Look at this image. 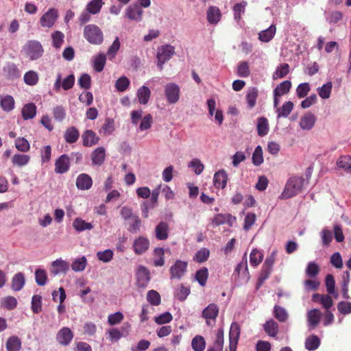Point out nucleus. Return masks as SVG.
Returning a JSON list of instances; mask_svg holds the SVG:
<instances>
[{"mask_svg":"<svg viewBox=\"0 0 351 351\" xmlns=\"http://www.w3.org/2000/svg\"><path fill=\"white\" fill-rule=\"evenodd\" d=\"M304 178L302 176H292L287 182L285 189L281 194L283 199H288L299 194L304 184Z\"/></svg>","mask_w":351,"mask_h":351,"instance_id":"nucleus-1","label":"nucleus"},{"mask_svg":"<svg viewBox=\"0 0 351 351\" xmlns=\"http://www.w3.org/2000/svg\"><path fill=\"white\" fill-rule=\"evenodd\" d=\"M84 37L90 44L99 45L104 41L101 29L96 25H87L84 28Z\"/></svg>","mask_w":351,"mask_h":351,"instance_id":"nucleus-2","label":"nucleus"},{"mask_svg":"<svg viewBox=\"0 0 351 351\" xmlns=\"http://www.w3.org/2000/svg\"><path fill=\"white\" fill-rule=\"evenodd\" d=\"M23 51L30 60H36L40 58L44 49L41 43L36 40H28L23 47Z\"/></svg>","mask_w":351,"mask_h":351,"instance_id":"nucleus-3","label":"nucleus"},{"mask_svg":"<svg viewBox=\"0 0 351 351\" xmlns=\"http://www.w3.org/2000/svg\"><path fill=\"white\" fill-rule=\"evenodd\" d=\"M174 53L175 48L170 45H163L158 49L156 55L158 60L157 66L160 71L163 69V64L169 60Z\"/></svg>","mask_w":351,"mask_h":351,"instance_id":"nucleus-4","label":"nucleus"},{"mask_svg":"<svg viewBox=\"0 0 351 351\" xmlns=\"http://www.w3.org/2000/svg\"><path fill=\"white\" fill-rule=\"evenodd\" d=\"M180 93V87L176 83H168L165 86V95L167 102L170 104H174L178 101Z\"/></svg>","mask_w":351,"mask_h":351,"instance_id":"nucleus-5","label":"nucleus"},{"mask_svg":"<svg viewBox=\"0 0 351 351\" xmlns=\"http://www.w3.org/2000/svg\"><path fill=\"white\" fill-rule=\"evenodd\" d=\"M75 84V77L73 74H71L64 78L62 82V75L58 73L56 76V80L53 84V89L56 92H59L60 88H62L64 90H68L73 88Z\"/></svg>","mask_w":351,"mask_h":351,"instance_id":"nucleus-6","label":"nucleus"},{"mask_svg":"<svg viewBox=\"0 0 351 351\" xmlns=\"http://www.w3.org/2000/svg\"><path fill=\"white\" fill-rule=\"evenodd\" d=\"M58 18V12L56 8H49L40 19V23L43 27L50 28L53 26Z\"/></svg>","mask_w":351,"mask_h":351,"instance_id":"nucleus-7","label":"nucleus"},{"mask_svg":"<svg viewBox=\"0 0 351 351\" xmlns=\"http://www.w3.org/2000/svg\"><path fill=\"white\" fill-rule=\"evenodd\" d=\"M149 245L150 243L148 238L144 236H139L134 239L132 247L136 255H141L149 250Z\"/></svg>","mask_w":351,"mask_h":351,"instance_id":"nucleus-8","label":"nucleus"},{"mask_svg":"<svg viewBox=\"0 0 351 351\" xmlns=\"http://www.w3.org/2000/svg\"><path fill=\"white\" fill-rule=\"evenodd\" d=\"M235 221L236 218L230 214H217L210 219L209 225L213 228L224 223H228L230 226H232Z\"/></svg>","mask_w":351,"mask_h":351,"instance_id":"nucleus-9","label":"nucleus"},{"mask_svg":"<svg viewBox=\"0 0 351 351\" xmlns=\"http://www.w3.org/2000/svg\"><path fill=\"white\" fill-rule=\"evenodd\" d=\"M187 263L180 260L176 261L170 268L171 278L180 279L186 273Z\"/></svg>","mask_w":351,"mask_h":351,"instance_id":"nucleus-10","label":"nucleus"},{"mask_svg":"<svg viewBox=\"0 0 351 351\" xmlns=\"http://www.w3.org/2000/svg\"><path fill=\"white\" fill-rule=\"evenodd\" d=\"M70 168V158L68 155L62 154L55 162V172L58 174L66 173Z\"/></svg>","mask_w":351,"mask_h":351,"instance_id":"nucleus-11","label":"nucleus"},{"mask_svg":"<svg viewBox=\"0 0 351 351\" xmlns=\"http://www.w3.org/2000/svg\"><path fill=\"white\" fill-rule=\"evenodd\" d=\"M239 335L240 326L237 323L233 322L231 324L229 332L230 351H236Z\"/></svg>","mask_w":351,"mask_h":351,"instance_id":"nucleus-12","label":"nucleus"},{"mask_svg":"<svg viewBox=\"0 0 351 351\" xmlns=\"http://www.w3.org/2000/svg\"><path fill=\"white\" fill-rule=\"evenodd\" d=\"M137 284L139 287L145 288L150 280V272L145 266L140 265L136 271Z\"/></svg>","mask_w":351,"mask_h":351,"instance_id":"nucleus-13","label":"nucleus"},{"mask_svg":"<svg viewBox=\"0 0 351 351\" xmlns=\"http://www.w3.org/2000/svg\"><path fill=\"white\" fill-rule=\"evenodd\" d=\"M73 338V333L68 327H63L56 335L57 341L62 346H68Z\"/></svg>","mask_w":351,"mask_h":351,"instance_id":"nucleus-14","label":"nucleus"},{"mask_svg":"<svg viewBox=\"0 0 351 351\" xmlns=\"http://www.w3.org/2000/svg\"><path fill=\"white\" fill-rule=\"evenodd\" d=\"M69 269V263L62 258L56 259L51 263L50 272L54 276L60 273H66Z\"/></svg>","mask_w":351,"mask_h":351,"instance_id":"nucleus-15","label":"nucleus"},{"mask_svg":"<svg viewBox=\"0 0 351 351\" xmlns=\"http://www.w3.org/2000/svg\"><path fill=\"white\" fill-rule=\"evenodd\" d=\"M219 313V308L217 304L212 303L206 307L202 311V317L206 319V324L210 325V320L215 321Z\"/></svg>","mask_w":351,"mask_h":351,"instance_id":"nucleus-16","label":"nucleus"},{"mask_svg":"<svg viewBox=\"0 0 351 351\" xmlns=\"http://www.w3.org/2000/svg\"><path fill=\"white\" fill-rule=\"evenodd\" d=\"M93 185L91 177L86 173L80 174L76 179V186L80 190H88Z\"/></svg>","mask_w":351,"mask_h":351,"instance_id":"nucleus-17","label":"nucleus"},{"mask_svg":"<svg viewBox=\"0 0 351 351\" xmlns=\"http://www.w3.org/2000/svg\"><path fill=\"white\" fill-rule=\"evenodd\" d=\"M142 15L143 10L141 6L137 4L130 5L125 12V16L132 21H141Z\"/></svg>","mask_w":351,"mask_h":351,"instance_id":"nucleus-18","label":"nucleus"},{"mask_svg":"<svg viewBox=\"0 0 351 351\" xmlns=\"http://www.w3.org/2000/svg\"><path fill=\"white\" fill-rule=\"evenodd\" d=\"M169 227L167 222L160 221L155 228V237L158 240L164 241L169 237Z\"/></svg>","mask_w":351,"mask_h":351,"instance_id":"nucleus-19","label":"nucleus"},{"mask_svg":"<svg viewBox=\"0 0 351 351\" xmlns=\"http://www.w3.org/2000/svg\"><path fill=\"white\" fill-rule=\"evenodd\" d=\"M83 145L86 147H92L99 142V138L96 133L91 130H86L82 136Z\"/></svg>","mask_w":351,"mask_h":351,"instance_id":"nucleus-20","label":"nucleus"},{"mask_svg":"<svg viewBox=\"0 0 351 351\" xmlns=\"http://www.w3.org/2000/svg\"><path fill=\"white\" fill-rule=\"evenodd\" d=\"M106 157V150L103 147L96 148L91 154L92 164L93 165L101 166Z\"/></svg>","mask_w":351,"mask_h":351,"instance_id":"nucleus-21","label":"nucleus"},{"mask_svg":"<svg viewBox=\"0 0 351 351\" xmlns=\"http://www.w3.org/2000/svg\"><path fill=\"white\" fill-rule=\"evenodd\" d=\"M316 117L312 113H306L302 116L300 121V126L302 130H309L315 125Z\"/></svg>","mask_w":351,"mask_h":351,"instance_id":"nucleus-22","label":"nucleus"},{"mask_svg":"<svg viewBox=\"0 0 351 351\" xmlns=\"http://www.w3.org/2000/svg\"><path fill=\"white\" fill-rule=\"evenodd\" d=\"M25 283V276L23 273L19 272L16 274L12 278L11 287L14 291H21Z\"/></svg>","mask_w":351,"mask_h":351,"instance_id":"nucleus-23","label":"nucleus"},{"mask_svg":"<svg viewBox=\"0 0 351 351\" xmlns=\"http://www.w3.org/2000/svg\"><path fill=\"white\" fill-rule=\"evenodd\" d=\"M221 14L219 8L210 6L207 11V19L210 24L216 25L221 20Z\"/></svg>","mask_w":351,"mask_h":351,"instance_id":"nucleus-24","label":"nucleus"},{"mask_svg":"<svg viewBox=\"0 0 351 351\" xmlns=\"http://www.w3.org/2000/svg\"><path fill=\"white\" fill-rule=\"evenodd\" d=\"M227 174L224 170H220L214 175L213 181L216 188L224 189L227 183Z\"/></svg>","mask_w":351,"mask_h":351,"instance_id":"nucleus-25","label":"nucleus"},{"mask_svg":"<svg viewBox=\"0 0 351 351\" xmlns=\"http://www.w3.org/2000/svg\"><path fill=\"white\" fill-rule=\"evenodd\" d=\"M322 313L321 312L316 308L310 310L307 313V320L308 325L312 328H314L316 327L321 319Z\"/></svg>","mask_w":351,"mask_h":351,"instance_id":"nucleus-26","label":"nucleus"},{"mask_svg":"<svg viewBox=\"0 0 351 351\" xmlns=\"http://www.w3.org/2000/svg\"><path fill=\"white\" fill-rule=\"evenodd\" d=\"M0 106L5 112H10L14 108L15 102L11 95H0Z\"/></svg>","mask_w":351,"mask_h":351,"instance_id":"nucleus-27","label":"nucleus"},{"mask_svg":"<svg viewBox=\"0 0 351 351\" xmlns=\"http://www.w3.org/2000/svg\"><path fill=\"white\" fill-rule=\"evenodd\" d=\"M3 72L9 79H16L20 77L21 73L17 66L12 62L8 63L3 67Z\"/></svg>","mask_w":351,"mask_h":351,"instance_id":"nucleus-28","label":"nucleus"},{"mask_svg":"<svg viewBox=\"0 0 351 351\" xmlns=\"http://www.w3.org/2000/svg\"><path fill=\"white\" fill-rule=\"evenodd\" d=\"M292 84L289 80H285L280 83L274 90L273 94L276 96H282L289 93Z\"/></svg>","mask_w":351,"mask_h":351,"instance_id":"nucleus-29","label":"nucleus"},{"mask_svg":"<svg viewBox=\"0 0 351 351\" xmlns=\"http://www.w3.org/2000/svg\"><path fill=\"white\" fill-rule=\"evenodd\" d=\"M129 326H130L127 324V326H123L121 330L113 328L109 329L106 333L108 335V337L112 342L118 341L123 336V332H127Z\"/></svg>","mask_w":351,"mask_h":351,"instance_id":"nucleus-30","label":"nucleus"},{"mask_svg":"<svg viewBox=\"0 0 351 351\" xmlns=\"http://www.w3.org/2000/svg\"><path fill=\"white\" fill-rule=\"evenodd\" d=\"M106 57L104 53H99L93 58V66L95 71L101 72L106 64Z\"/></svg>","mask_w":351,"mask_h":351,"instance_id":"nucleus-31","label":"nucleus"},{"mask_svg":"<svg viewBox=\"0 0 351 351\" xmlns=\"http://www.w3.org/2000/svg\"><path fill=\"white\" fill-rule=\"evenodd\" d=\"M276 32V27L274 25H271L267 29L261 31L258 34V38L261 41L267 43L274 36Z\"/></svg>","mask_w":351,"mask_h":351,"instance_id":"nucleus-32","label":"nucleus"},{"mask_svg":"<svg viewBox=\"0 0 351 351\" xmlns=\"http://www.w3.org/2000/svg\"><path fill=\"white\" fill-rule=\"evenodd\" d=\"M64 136L66 143H74L78 140L80 133L75 127L72 126L66 130Z\"/></svg>","mask_w":351,"mask_h":351,"instance_id":"nucleus-33","label":"nucleus"},{"mask_svg":"<svg viewBox=\"0 0 351 351\" xmlns=\"http://www.w3.org/2000/svg\"><path fill=\"white\" fill-rule=\"evenodd\" d=\"M258 95V88L256 87L249 88L246 94V102L249 108H252L256 105Z\"/></svg>","mask_w":351,"mask_h":351,"instance_id":"nucleus-34","label":"nucleus"},{"mask_svg":"<svg viewBox=\"0 0 351 351\" xmlns=\"http://www.w3.org/2000/svg\"><path fill=\"white\" fill-rule=\"evenodd\" d=\"M7 351H20L21 349V341L15 335L10 337L6 342Z\"/></svg>","mask_w":351,"mask_h":351,"instance_id":"nucleus-35","label":"nucleus"},{"mask_svg":"<svg viewBox=\"0 0 351 351\" xmlns=\"http://www.w3.org/2000/svg\"><path fill=\"white\" fill-rule=\"evenodd\" d=\"M36 114V106L33 103L25 104L22 109V116L25 120L33 119Z\"/></svg>","mask_w":351,"mask_h":351,"instance_id":"nucleus-36","label":"nucleus"},{"mask_svg":"<svg viewBox=\"0 0 351 351\" xmlns=\"http://www.w3.org/2000/svg\"><path fill=\"white\" fill-rule=\"evenodd\" d=\"M73 226L77 232L89 230L93 228V226L91 223L86 222L82 218L78 217L73 220Z\"/></svg>","mask_w":351,"mask_h":351,"instance_id":"nucleus-37","label":"nucleus"},{"mask_svg":"<svg viewBox=\"0 0 351 351\" xmlns=\"http://www.w3.org/2000/svg\"><path fill=\"white\" fill-rule=\"evenodd\" d=\"M290 71V66L287 63H282L278 65L276 71L272 75L273 80H278L285 77Z\"/></svg>","mask_w":351,"mask_h":351,"instance_id":"nucleus-38","label":"nucleus"},{"mask_svg":"<svg viewBox=\"0 0 351 351\" xmlns=\"http://www.w3.org/2000/svg\"><path fill=\"white\" fill-rule=\"evenodd\" d=\"M263 328L265 332L270 337H276L278 332V324L273 319L267 321L264 325Z\"/></svg>","mask_w":351,"mask_h":351,"instance_id":"nucleus-39","label":"nucleus"},{"mask_svg":"<svg viewBox=\"0 0 351 351\" xmlns=\"http://www.w3.org/2000/svg\"><path fill=\"white\" fill-rule=\"evenodd\" d=\"M320 345V339L315 335H311L306 339L305 348L309 351H313L318 348Z\"/></svg>","mask_w":351,"mask_h":351,"instance_id":"nucleus-40","label":"nucleus"},{"mask_svg":"<svg viewBox=\"0 0 351 351\" xmlns=\"http://www.w3.org/2000/svg\"><path fill=\"white\" fill-rule=\"evenodd\" d=\"M151 92L147 86H143L137 91L138 101L141 104H146L149 101Z\"/></svg>","mask_w":351,"mask_h":351,"instance_id":"nucleus-41","label":"nucleus"},{"mask_svg":"<svg viewBox=\"0 0 351 351\" xmlns=\"http://www.w3.org/2000/svg\"><path fill=\"white\" fill-rule=\"evenodd\" d=\"M293 108V103L291 101H286L282 106L277 108L278 117H287L289 115Z\"/></svg>","mask_w":351,"mask_h":351,"instance_id":"nucleus-42","label":"nucleus"},{"mask_svg":"<svg viewBox=\"0 0 351 351\" xmlns=\"http://www.w3.org/2000/svg\"><path fill=\"white\" fill-rule=\"evenodd\" d=\"M337 165L345 171H351V156L348 155L340 156L337 161Z\"/></svg>","mask_w":351,"mask_h":351,"instance_id":"nucleus-43","label":"nucleus"},{"mask_svg":"<svg viewBox=\"0 0 351 351\" xmlns=\"http://www.w3.org/2000/svg\"><path fill=\"white\" fill-rule=\"evenodd\" d=\"M326 287L328 294L333 295L337 298L338 295L335 292V280L332 274H328L326 277Z\"/></svg>","mask_w":351,"mask_h":351,"instance_id":"nucleus-44","label":"nucleus"},{"mask_svg":"<svg viewBox=\"0 0 351 351\" xmlns=\"http://www.w3.org/2000/svg\"><path fill=\"white\" fill-rule=\"evenodd\" d=\"M87 265V260L85 256L76 258L71 264L72 270L75 272L84 271Z\"/></svg>","mask_w":351,"mask_h":351,"instance_id":"nucleus-45","label":"nucleus"},{"mask_svg":"<svg viewBox=\"0 0 351 351\" xmlns=\"http://www.w3.org/2000/svg\"><path fill=\"white\" fill-rule=\"evenodd\" d=\"M332 88V83L331 82H328L317 88L318 95L322 99H328L330 96Z\"/></svg>","mask_w":351,"mask_h":351,"instance_id":"nucleus-46","label":"nucleus"},{"mask_svg":"<svg viewBox=\"0 0 351 351\" xmlns=\"http://www.w3.org/2000/svg\"><path fill=\"white\" fill-rule=\"evenodd\" d=\"M210 256V251L206 247L201 248L199 250H198L194 257L193 260L194 261L198 263H202L206 261Z\"/></svg>","mask_w":351,"mask_h":351,"instance_id":"nucleus-47","label":"nucleus"},{"mask_svg":"<svg viewBox=\"0 0 351 351\" xmlns=\"http://www.w3.org/2000/svg\"><path fill=\"white\" fill-rule=\"evenodd\" d=\"M269 131L268 121L265 117H261L258 119L257 132L261 136H265Z\"/></svg>","mask_w":351,"mask_h":351,"instance_id":"nucleus-48","label":"nucleus"},{"mask_svg":"<svg viewBox=\"0 0 351 351\" xmlns=\"http://www.w3.org/2000/svg\"><path fill=\"white\" fill-rule=\"evenodd\" d=\"M192 348L195 351H203L206 347V341L202 336L196 335L191 341Z\"/></svg>","mask_w":351,"mask_h":351,"instance_id":"nucleus-49","label":"nucleus"},{"mask_svg":"<svg viewBox=\"0 0 351 351\" xmlns=\"http://www.w3.org/2000/svg\"><path fill=\"white\" fill-rule=\"evenodd\" d=\"M35 280L38 285L44 286L47 281V274L44 269L38 268L35 271Z\"/></svg>","mask_w":351,"mask_h":351,"instance_id":"nucleus-50","label":"nucleus"},{"mask_svg":"<svg viewBox=\"0 0 351 351\" xmlns=\"http://www.w3.org/2000/svg\"><path fill=\"white\" fill-rule=\"evenodd\" d=\"M130 84V80L125 76H121L115 82V88L119 92H124L126 90Z\"/></svg>","mask_w":351,"mask_h":351,"instance_id":"nucleus-51","label":"nucleus"},{"mask_svg":"<svg viewBox=\"0 0 351 351\" xmlns=\"http://www.w3.org/2000/svg\"><path fill=\"white\" fill-rule=\"evenodd\" d=\"M52 45L56 49H60L64 43V35L60 31H56L51 34Z\"/></svg>","mask_w":351,"mask_h":351,"instance_id":"nucleus-52","label":"nucleus"},{"mask_svg":"<svg viewBox=\"0 0 351 351\" xmlns=\"http://www.w3.org/2000/svg\"><path fill=\"white\" fill-rule=\"evenodd\" d=\"M30 160L28 155L25 154H15L13 156L12 161L14 165L23 167L26 165Z\"/></svg>","mask_w":351,"mask_h":351,"instance_id":"nucleus-53","label":"nucleus"},{"mask_svg":"<svg viewBox=\"0 0 351 351\" xmlns=\"http://www.w3.org/2000/svg\"><path fill=\"white\" fill-rule=\"evenodd\" d=\"M23 80L27 85H36L38 81V73L34 71H29L24 75Z\"/></svg>","mask_w":351,"mask_h":351,"instance_id":"nucleus-54","label":"nucleus"},{"mask_svg":"<svg viewBox=\"0 0 351 351\" xmlns=\"http://www.w3.org/2000/svg\"><path fill=\"white\" fill-rule=\"evenodd\" d=\"M208 277V271L206 267H203L198 270L195 274V279L199 284L204 287L205 286Z\"/></svg>","mask_w":351,"mask_h":351,"instance_id":"nucleus-55","label":"nucleus"},{"mask_svg":"<svg viewBox=\"0 0 351 351\" xmlns=\"http://www.w3.org/2000/svg\"><path fill=\"white\" fill-rule=\"evenodd\" d=\"M252 163L255 166H260L263 162V149L261 146H257L252 154Z\"/></svg>","mask_w":351,"mask_h":351,"instance_id":"nucleus-56","label":"nucleus"},{"mask_svg":"<svg viewBox=\"0 0 351 351\" xmlns=\"http://www.w3.org/2000/svg\"><path fill=\"white\" fill-rule=\"evenodd\" d=\"M31 308L34 313H39L42 311V296L34 295L32 298Z\"/></svg>","mask_w":351,"mask_h":351,"instance_id":"nucleus-57","label":"nucleus"},{"mask_svg":"<svg viewBox=\"0 0 351 351\" xmlns=\"http://www.w3.org/2000/svg\"><path fill=\"white\" fill-rule=\"evenodd\" d=\"M102 0H92L86 5V10L92 14L98 13L102 6Z\"/></svg>","mask_w":351,"mask_h":351,"instance_id":"nucleus-58","label":"nucleus"},{"mask_svg":"<svg viewBox=\"0 0 351 351\" xmlns=\"http://www.w3.org/2000/svg\"><path fill=\"white\" fill-rule=\"evenodd\" d=\"M16 148L21 152H27L30 149V145L27 140L23 137H19L15 141Z\"/></svg>","mask_w":351,"mask_h":351,"instance_id":"nucleus-59","label":"nucleus"},{"mask_svg":"<svg viewBox=\"0 0 351 351\" xmlns=\"http://www.w3.org/2000/svg\"><path fill=\"white\" fill-rule=\"evenodd\" d=\"M274 315L280 322H285L288 318V314L285 309L278 305L274 306Z\"/></svg>","mask_w":351,"mask_h":351,"instance_id":"nucleus-60","label":"nucleus"},{"mask_svg":"<svg viewBox=\"0 0 351 351\" xmlns=\"http://www.w3.org/2000/svg\"><path fill=\"white\" fill-rule=\"evenodd\" d=\"M263 253L256 249L253 250L252 252L250 253V262L251 265H252L253 266H257L258 265H259L263 261Z\"/></svg>","mask_w":351,"mask_h":351,"instance_id":"nucleus-61","label":"nucleus"},{"mask_svg":"<svg viewBox=\"0 0 351 351\" xmlns=\"http://www.w3.org/2000/svg\"><path fill=\"white\" fill-rule=\"evenodd\" d=\"M147 300L149 303L154 306H158L160 303V295L155 290H150L147 294Z\"/></svg>","mask_w":351,"mask_h":351,"instance_id":"nucleus-62","label":"nucleus"},{"mask_svg":"<svg viewBox=\"0 0 351 351\" xmlns=\"http://www.w3.org/2000/svg\"><path fill=\"white\" fill-rule=\"evenodd\" d=\"M17 300L13 296H7L2 299V306L8 310H12L17 306Z\"/></svg>","mask_w":351,"mask_h":351,"instance_id":"nucleus-63","label":"nucleus"},{"mask_svg":"<svg viewBox=\"0 0 351 351\" xmlns=\"http://www.w3.org/2000/svg\"><path fill=\"white\" fill-rule=\"evenodd\" d=\"M113 255L114 252L110 249H107L104 251H99L97 252V258L104 263L110 262L112 259Z\"/></svg>","mask_w":351,"mask_h":351,"instance_id":"nucleus-64","label":"nucleus"}]
</instances>
